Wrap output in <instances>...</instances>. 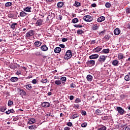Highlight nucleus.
Instances as JSON below:
<instances>
[{
    "label": "nucleus",
    "mask_w": 130,
    "mask_h": 130,
    "mask_svg": "<svg viewBox=\"0 0 130 130\" xmlns=\"http://www.w3.org/2000/svg\"><path fill=\"white\" fill-rule=\"evenodd\" d=\"M86 79L88 82H92L93 80V76L91 75H88L86 76Z\"/></svg>",
    "instance_id": "nucleus-17"
},
{
    "label": "nucleus",
    "mask_w": 130,
    "mask_h": 130,
    "mask_svg": "<svg viewBox=\"0 0 130 130\" xmlns=\"http://www.w3.org/2000/svg\"><path fill=\"white\" fill-rule=\"evenodd\" d=\"M89 57L90 59H96V58H98V57H99V55L97 54H94L89 56Z\"/></svg>",
    "instance_id": "nucleus-8"
},
{
    "label": "nucleus",
    "mask_w": 130,
    "mask_h": 130,
    "mask_svg": "<svg viewBox=\"0 0 130 130\" xmlns=\"http://www.w3.org/2000/svg\"><path fill=\"white\" fill-rule=\"evenodd\" d=\"M112 64L114 66V67H118V66L119 64V61L116 59L113 60L112 61Z\"/></svg>",
    "instance_id": "nucleus-10"
},
{
    "label": "nucleus",
    "mask_w": 130,
    "mask_h": 130,
    "mask_svg": "<svg viewBox=\"0 0 130 130\" xmlns=\"http://www.w3.org/2000/svg\"><path fill=\"white\" fill-rule=\"evenodd\" d=\"M36 25H37V26H41L43 25V20L41 19H39L36 22Z\"/></svg>",
    "instance_id": "nucleus-7"
},
{
    "label": "nucleus",
    "mask_w": 130,
    "mask_h": 130,
    "mask_svg": "<svg viewBox=\"0 0 130 130\" xmlns=\"http://www.w3.org/2000/svg\"><path fill=\"white\" fill-rule=\"evenodd\" d=\"M5 113L7 115L10 114V113H15V110L13 109L9 110L8 111H6Z\"/></svg>",
    "instance_id": "nucleus-29"
},
{
    "label": "nucleus",
    "mask_w": 130,
    "mask_h": 130,
    "mask_svg": "<svg viewBox=\"0 0 130 130\" xmlns=\"http://www.w3.org/2000/svg\"><path fill=\"white\" fill-rule=\"evenodd\" d=\"M20 17H26V16L27 15H28V14L26 13V12L22 11L21 12H20L19 14Z\"/></svg>",
    "instance_id": "nucleus-30"
},
{
    "label": "nucleus",
    "mask_w": 130,
    "mask_h": 130,
    "mask_svg": "<svg viewBox=\"0 0 130 130\" xmlns=\"http://www.w3.org/2000/svg\"><path fill=\"white\" fill-rule=\"evenodd\" d=\"M24 87L25 88H26V89H27V90H28V91H31V90H32V88H33V87H32V85H31V84H30L25 85Z\"/></svg>",
    "instance_id": "nucleus-19"
},
{
    "label": "nucleus",
    "mask_w": 130,
    "mask_h": 130,
    "mask_svg": "<svg viewBox=\"0 0 130 130\" xmlns=\"http://www.w3.org/2000/svg\"><path fill=\"white\" fill-rule=\"evenodd\" d=\"M70 129H71V128L69 127H65L64 128V130H70Z\"/></svg>",
    "instance_id": "nucleus-64"
},
{
    "label": "nucleus",
    "mask_w": 130,
    "mask_h": 130,
    "mask_svg": "<svg viewBox=\"0 0 130 130\" xmlns=\"http://www.w3.org/2000/svg\"><path fill=\"white\" fill-rule=\"evenodd\" d=\"M72 117V119H75V118H77V117H79V114L78 113L73 114Z\"/></svg>",
    "instance_id": "nucleus-35"
},
{
    "label": "nucleus",
    "mask_w": 130,
    "mask_h": 130,
    "mask_svg": "<svg viewBox=\"0 0 130 130\" xmlns=\"http://www.w3.org/2000/svg\"><path fill=\"white\" fill-rule=\"evenodd\" d=\"M106 41H108L109 39H110V36L109 35H107L104 37Z\"/></svg>",
    "instance_id": "nucleus-42"
},
{
    "label": "nucleus",
    "mask_w": 130,
    "mask_h": 130,
    "mask_svg": "<svg viewBox=\"0 0 130 130\" xmlns=\"http://www.w3.org/2000/svg\"><path fill=\"white\" fill-rule=\"evenodd\" d=\"M31 83H32V84H36L37 83V80H36V79H33Z\"/></svg>",
    "instance_id": "nucleus-60"
},
{
    "label": "nucleus",
    "mask_w": 130,
    "mask_h": 130,
    "mask_svg": "<svg viewBox=\"0 0 130 130\" xmlns=\"http://www.w3.org/2000/svg\"><path fill=\"white\" fill-rule=\"evenodd\" d=\"M11 82H18L19 81V78L16 77H11L10 79Z\"/></svg>",
    "instance_id": "nucleus-24"
},
{
    "label": "nucleus",
    "mask_w": 130,
    "mask_h": 130,
    "mask_svg": "<svg viewBox=\"0 0 130 130\" xmlns=\"http://www.w3.org/2000/svg\"><path fill=\"white\" fill-rule=\"evenodd\" d=\"M124 130H130V125H127Z\"/></svg>",
    "instance_id": "nucleus-62"
},
{
    "label": "nucleus",
    "mask_w": 130,
    "mask_h": 130,
    "mask_svg": "<svg viewBox=\"0 0 130 130\" xmlns=\"http://www.w3.org/2000/svg\"><path fill=\"white\" fill-rule=\"evenodd\" d=\"M73 56V54L72 53V50H68L66 53L65 55L64 56V58L66 59V60H68V59H70Z\"/></svg>",
    "instance_id": "nucleus-2"
},
{
    "label": "nucleus",
    "mask_w": 130,
    "mask_h": 130,
    "mask_svg": "<svg viewBox=\"0 0 130 130\" xmlns=\"http://www.w3.org/2000/svg\"><path fill=\"white\" fill-rule=\"evenodd\" d=\"M42 44V43L40 41H36L34 43V45H35L36 47H39V46H41Z\"/></svg>",
    "instance_id": "nucleus-21"
},
{
    "label": "nucleus",
    "mask_w": 130,
    "mask_h": 130,
    "mask_svg": "<svg viewBox=\"0 0 130 130\" xmlns=\"http://www.w3.org/2000/svg\"><path fill=\"white\" fill-rule=\"evenodd\" d=\"M19 92H20V95H23V96H26V91H25L22 88L19 89Z\"/></svg>",
    "instance_id": "nucleus-25"
},
{
    "label": "nucleus",
    "mask_w": 130,
    "mask_h": 130,
    "mask_svg": "<svg viewBox=\"0 0 130 130\" xmlns=\"http://www.w3.org/2000/svg\"><path fill=\"white\" fill-rule=\"evenodd\" d=\"M7 110V107L6 106H2L0 107V111L1 112H5Z\"/></svg>",
    "instance_id": "nucleus-26"
},
{
    "label": "nucleus",
    "mask_w": 130,
    "mask_h": 130,
    "mask_svg": "<svg viewBox=\"0 0 130 130\" xmlns=\"http://www.w3.org/2000/svg\"><path fill=\"white\" fill-rule=\"evenodd\" d=\"M111 67L110 64H107V63H105L104 66V68H106L105 69H109Z\"/></svg>",
    "instance_id": "nucleus-47"
},
{
    "label": "nucleus",
    "mask_w": 130,
    "mask_h": 130,
    "mask_svg": "<svg viewBox=\"0 0 130 130\" xmlns=\"http://www.w3.org/2000/svg\"><path fill=\"white\" fill-rule=\"evenodd\" d=\"M74 27L75 28H82L83 26L81 24H75Z\"/></svg>",
    "instance_id": "nucleus-48"
},
{
    "label": "nucleus",
    "mask_w": 130,
    "mask_h": 130,
    "mask_svg": "<svg viewBox=\"0 0 130 130\" xmlns=\"http://www.w3.org/2000/svg\"><path fill=\"white\" fill-rule=\"evenodd\" d=\"M98 28H99V26H98V25L97 24H94L93 26H92V30H98Z\"/></svg>",
    "instance_id": "nucleus-39"
},
{
    "label": "nucleus",
    "mask_w": 130,
    "mask_h": 130,
    "mask_svg": "<svg viewBox=\"0 0 130 130\" xmlns=\"http://www.w3.org/2000/svg\"><path fill=\"white\" fill-rule=\"evenodd\" d=\"M95 113L96 115H101V114L102 113V111L99 109H97L95 111Z\"/></svg>",
    "instance_id": "nucleus-31"
},
{
    "label": "nucleus",
    "mask_w": 130,
    "mask_h": 130,
    "mask_svg": "<svg viewBox=\"0 0 130 130\" xmlns=\"http://www.w3.org/2000/svg\"><path fill=\"white\" fill-rule=\"evenodd\" d=\"M54 83L55 85H61V80H55Z\"/></svg>",
    "instance_id": "nucleus-36"
},
{
    "label": "nucleus",
    "mask_w": 130,
    "mask_h": 130,
    "mask_svg": "<svg viewBox=\"0 0 130 130\" xmlns=\"http://www.w3.org/2000/svg\"><path fill=\"white\" fill-rule=\"evenodd\" d=\"M41 49L42 51H47L48 50V47L46 45H43L41 46Z\"/></svg>",
    "instance_id": "nucleus-13"
},
{
    "label": "nucleus",
    "mask_w": 130,
    "mask_h": 130,
    "mask_svg": "<svg viewBox=\"0 0 130 130\" xmlns=\"http://www.w3.org/2000/svg\"><path fill=\"white\" fill-rule=\"evenodd\" d=\"M104 20H105V17L101 16L98 18L97 21L99 23H101V22H103V21H104Z\"/></svg>",
    "instance_id": "nucleus-22"
},
{
    "label": "nucleus",
    "mask_w": 130,
    "mask_h": 130,
    "mask_svg": "<svg viewBox=\"0 0 130 130\" xmlns=\"http://www.w3.org/2000/svg\"><path fill=\"white\" fill-rule=\"evenodd\" d=\"M31 10H32V7L30 6H27L23 9L24 12H27V13H31Z\"/></svg>",
    "instance_id": "nucleus-12"
},
{
    "label": "nucleus",
    "mask_w": 130,
    "mask_h": 130,
    "mask_svg": "<svg viewBox=\"0 0 130 130\" xmlns=\"http://www.w3.org/2000/svg\"><path fill=\"white\" fill-rule=\"evenodd\" d=\"M86 126H87V123L84 122V123L81 124L82 127H86Z\"/></svg>",
    "instance_id": "nucleus-51"
},
{
    "label": "nucleus",
    "mask_w": 130,
    "mask_h": 130,
    "mask_svg": "<svg viewBox=\"0 0 130 130\" xmlns=\"http://www.w3.org/2000/svg\"><path fill=\"white\" fill-rule=\"evenodd\" d=\"M124 58H125V56H124V54L121 53L118 54V60H121V59H123Z\"/></svg>",
    "instance_id": "nucleus-6"
},
{
    "label": "nucleus",
    "mask_w": 130,
    "mask_h": 130,
    "mask_svg": "<svg viewBox=\"0 0 130 130\" xmlns=\"http://www.w3.org/2000/svg\"><path fill=\"white\" fill-rule=\"evenodd\" d=\"M124 79L125 81H130V72L128 73L127 75L125 76Z\"/></svg>",
    "instance_id": "nucleus-28"
},
{
    "label": "nucleus",
    "mask_w": 130,
    "mask_h": 130,
    "mask_svg": "<svg viewBox=\"0 0 130 130\" xmlns=\"http://www.w3.org/2000/svg\"><path fill=\"white\" fill-rule=\"evenodd\" d=\"M14 121H17V120H19V117H15L13 118Z\"/></svg>",
    "instance_id": "nucleus-56"
},
{
    "label": "nucleus",
    "mask_w": 130,
    "mask_h": 130,
    "mask_svg": "<svg viewBox=\"0 0 130 130\" xmlns=\"http://www.w3.org/2000/svg\"><path fill=\"white\" fill-rule=\"evenodd\" d=\"M13 104H14V102H13L11 100H9L8 101V106H11V105H13Z\"/></svg>",
    "instance_id": "nucleus-45"
},
{
    "label": "nucleus",
    "mask_w": 130,
    "mask_h": 130,
    "mask_svg": "<svg viewBox=\"0 0 130 130\" xmlns=\"http://www.w3.org/2000/svg\"><path fill=\"white\" fill-rule=\"evenodd\" d=\"M72 22L73 24H76L79 22V19H78L77 18H74L72 19Z\"/></svg>",
    "instance_id": "nucleus-34"
},
{
    "label": "nucleus",
    "mask_w": 130,
    "mask_h": 130,
    "mask_svg": "<svg viewBox=\"0 0 130 130\" xmlns=\"http://www.w3.org/2000/svg\"><path fill=\"white\" fill-rule=\"evenodd\" d=\"M81 114L84 116H86V115H87V112H86L85 111L82 110L81 111Z\"/></svg>",
    "instance_id": "nucleus-49"
},
{
    "label": "nucleus",
    "mask_w": 130,
    "mask_h": 130,
    "mask_svg": "<svg viewBox=\"0 0 130 130\" xmlns=\"http://www.w3.org/2000/svg\"><path fill=\"white\" fill-rule=\"evenodd\" d=\"M95 64V60H91L87 61V65L88 67H93Z\"/></svg>",
    "instance_id": "nucleus-9"
},
{
    "label": "nucleus",
    "mask_w": 130,
    "mask_h": 130,
    "mask_svg": "<svg viewBox=\"0 0 130 130\" xmlns=\"http://www.w3.org/2000/svg\"><path fill=\"white\" fill-rule=\"evenodd\" d=\"M73 107L74 108H75V109H78V108L80 107V105H79V104H74Z\"/></svg>",
    "instance_id": "nucleus-50"
},
{
    "label": "nucleus",
    "mask_w": 130,
    "mask_h": 130,
    "mask_svg": "<svg viewBox=\"0 0 130 130\" xmlns=\"http://www.w3.org/2000/svg\"><path fill=\"white\" fill-rule=\"evenodd\" d=\"M64 5V4L63 3V2H60L57 4V6L58 8H62Z\"/></svg>",
    "instance_id": "nucleus-27"
},
{
    "label": "nucleus",
    "mask_w": 130,
    "mask_h": 130,
    "mask_svg": "<svg viewBox=\"0 0 130 130\" xmlns=\"http://www.w3.org/2000/svg\"><path fill=\"white\" fill-rule=\"evenodd\" d=\"M114 34L115 35H119L120 34V29L119 28H116L114 30Z\"/></svg>",
    "instance_id": "nucleus-18"
},
{
    "label": "nucleus",
    "mask_w": 130,
    "mask_h": 130,
    "mask_svg": "<svg viewBox=\"0 0 130 130\" xmlns=\"http://www.w3.org/2000/svg\"><path fill=\"white\" fill-rule=\"evenodd\" d=\"M75 103H80L81 102V99L80 98H76V99L75 100Z\"/></svg>",
    "instance_id": "nucleus-46"
},
{
    "label": "nucleus",
    "mask_w": 130,
    "mask_h": 130,
    "mask_svg": "<svg viewBox=\"0 0 130 130\" xmlns=\"http://www.w3.org/2000/svg\"><path fill=\"white\" fill-rule=\"evenodd\" d=\"M34 34H35V31L31 29L28 31L25 37L26 38H30V37H32V36H34Z\"/></svg>",
    "instance_id": "nucleus-3"
},
{
    "label": "nucleus",
    "mask_w": 130,
    "mask_h": 130,
    "mask_svg": "<svg viewBox=\"0 0 130 130\" xmlns=\"http://www.w3.org/2000/svg\"><path fill=\"white\" fill-rule=\"evenodd\" d=\"M61 51V48L59 47H57L54 49L55 53H59Z\"/></svg>",
    "instance_id": "nucleus-20"
},
{
    "label": "nucleus",
    "mask_w": 130,
    "mask_h": 130,
    "mask_svg": "<svg viewBox=\"0 0 130 130\" xmlns=\"http://www.w3.org/2000/svg\"><path fill=\"white\" fill-rule=\"evenodd\" d=\"M60 80L61 82H62V84H63V85H65L66 84V82H67V77H62L60 78Z\"/></svg>",
    "instance_id": "nucleus-23"
},
{
    "label": "nucleus",
    "mask_w": 130,
    "mask_h": 130,
    "mask_svg": "<svg viewBox=\"0 0 130 130\" xmlns=\"http://www.w3.org/2000/svg\"><path fill=\"white\" fill-rule=\"evenodd\" d=\"M17 26H18V23H13L10 25L11 29H12L13 30H15V29H16V27Z\"/></svg>",
    "instance_id": "nucleus-16"
},
{
    "label": "nucleus",
    "mask_w": 130,
    "mask_h": 130,
    "mask_svg": "<svg viewBox=\"0 0 130 130\" xmlns=\"http://www.w3.org/2000/svg\"><path fill=\"white\" fill-rule=\"evenodd\" d=\"M12 2H7L5 4V7H11L12 6Z\"/></svg>",
    "instance_id": "nucleus-44"
},
{
    "label": "nucleus",
    "mask_w": 130,
    "mask_h": 130,
    "mask_svg": "<svg viewBox=\"0 0 130 130\" xmlns=\"http://www.w3.org/2000/svg\"><path fill=\"white\" fill-rule=\"evenodd\" d=\"M78 35H82L83 33H85V31L82 29H78L77 31Z\"/></svg>",
    "instance_id": "nucleus-32"
},
{
    "label": "nucleus",
    "mask_w": 130,
    "mask_h": 130,
    "mask_svg": "<svg viewBox=\"0 0 130 130\" xmlns=\"http://www.w3.org/2000/svg\"><path fill=\"white\" fill-rule=\"evenodd\" d=\"M109 51H110L109 49H105L102 50V53H109Z\"/></svg>",
    "instance_id": "nucleus-33"
},
{
    "label": "nucleus",
    "mask_w": 130,
    "mask_h": 130,
    "mask_svg": "<svg viewBox=\"0 0 130 130\" xmlns=\"http://www.w3.org/2000/svg\"><path fill=\"white\" fill-rule=\"evenodd\" d=\"M107 128L106 126L104 125H101L100 128H99L98 130H106Z\"/></svg>",
    "instance_id": "nucleus-38"
},
{
    "label": "nucleus",
    "mask_w": 130,
    "mask_h": 130,
    "mask_svg": "<svg viewBox=\"0 0 130 130\" xmlns=\"http://www.w3.org/2000/svg\"><path fill=\"white\" fill-rule=\"evenodd\" d=\"M14 17H15V14H14V13H10L8 14V17H9V18H14Z\"/></svg>",
    "instance_id": "nucleus-41"
},
{
    "label": "nucleus",
    "mask_w": 130,
    "mask_h": 130,
    "mask_svg": "<svg viewBox=\"0 0 130 130\" xmlns=\"http://www.w3.org/2000/svg\"><path fill=\"white\" fill-rule=\"evenodd\" d=\"M70 88H76V84L72 83L70 85Z\"/></svg>",
    "instance_id": "nucleus-54"
},
{
    "label": "nucleus",
    "mask_w": 130,
    "mask_h": 130,
    "mask_svg": "<svg viewBox=\"0 0 130 130\" xmlns=\"http://www.w3.org/2000/svg\"><path fill=\"white\" fill-rule=\"evenodd\" d=\"M106 58H107V56H105L104 55L100 56L99 59L97 61V64H102L103 62H105V60H106Z\"/></svg>",
    "instance_id": "nucleus-1"
},
{
    "label": "nucleus",
    "mask_w": 130,
    "mask_h": 130,
    "mask_svg": "<svg viewBox=\"0 0 130 130\" xmlns=\"http://www.w3.org/2000/svg\"><path fill=\"white\" fill-rule=\"evenodd\" d=\"M126 13L127 14H130V8H128L126 9Z\"/></svg>",
    "instance_id": "nucleus-57"
},
{
    "label": "nucleus",
    "mask_w": 130,
    "mask_h": 130,
    "mask_svg": "<svg viewBox=\"0 0 130 130\" xmlns=\"http://www.w3.org/2000/svg\"><path fill=\"white\" fill-rule=\"evenodd\" d=\"M74 100V95H71L70 96V100L72 101Z\"/></svg>",
    "instance_id": "nucleus-63"
},
{
    "label": "nucleus",
    "mask_w": 130,
    "mask_h": 130,
    "mask_svg": "<svg viewBox=\"0 0 130 130\" xmlns=\"http://www.w3.org/2000/svg\"><path fill=\"white\" fill-rule=\"evenodd\" d=\"M41 83H43V84H45V83H47V79L43 78L42 79V81H41Z\"/></svg>",
    "instance_id": "nucleus-43"
},
{
    "label": "nucleus",
    "mask_w": 130,
    "mask_h": 130,
    "mask_svg": "<svg viewBox=\"0 0 130 130\" xmlns=\"http://www.w3.org/2000/svg\"><path fill=\"white\" fill-rule=\"evenodd\" d=\"M102 50V47L98 46L93 49V52H99L100 51H101Z\"/></svg>",
    "instance_id": "nucleus-11"
},
{
    "label": "nucleus",
    "mask_w": 130,
    "mask_h": 130,
    "mask_svg": "<svg viewBox=\"0 0 130 130\" xmlns=\"http://www.w3.org/2000/svg\"><path fill=\"white\" fill-rule=\"evenodd\" d=\"M42 107H50V104L48 102H45L42 104Z\"/></svg>",
    "instance_id": "nucleus-14"
},
{
    "label": "nucleus",
    "mask_w": 130,
    "mask_h": 130,
    "mask_svg": "<svg viewBox=\"0 0 130 130\" xmlns=\"http://www.w3.org/2000/svg\"><path fill=\"white\" fill-rule=\"evenodd\" d=\"M75 5H76V7H80V6H81V3L78 2H75Z\"/></svg>",
    "instance_id": "nucleus-53"
},
{
    "label": "nucleus",
    "mask_w": 130,
    "mask_h": 130,
    "mask_svg": "<svg viewBox=\"0 0 130 130\" xmlns=\"http://www.w3.org/2000/svg\"><path fill=\"white\" fill-rule=\"evenodd\" d=\"M59 46L61 47V48H64V47H66V46H64V44H60L59 45Z\"/></svg>",
    "instance_id": "nucleus-61"
},
{
    "label": "nucleus",
    "mask_w": 130,
    "mask_h": 130,
    "mask_svg": "<svg viewBox=\"0 0 130 130\" xmlns=\"http://www.w3.org/2000/svg\"><path fill=\"white\" fill-rule=\"evenodd\" d=\"M103 119L104 120H107V119H108V116H104V117H103Z\"/></svg>",
    "instance_id": "nucleus-55"
},
{
    "label": "nucleus",
    "mask_w": 130,
    "mask_h": 130,
    "mask_svg": "<svg viewBox=\"0 0 130 130\" xmlns=\"http://www.w3.org/2000/svg\"><path fill=\"white\" fill-rule=\"evenodd\" d=\"M36 122V120L35 118H31L27 122V124H33V123H35Z\"/></svg>",
    "instance_id": "nucleus-15"
},
{
    "label": "nucleus",
    "mask_w": 130,
    "mask_h": 130,
    "mask_svg": "<svg viewBox=\"0 0 130 130\" xmlns=\"http://www.w3.org/2000/svg\"><path fill=\"white\" fill-rule=\"evenodd\" d=\"M105 7L106 8L110 9V8L111 7V4L110 3L107 2L105 4Z\"/></svg>",
    "instance_id": "nucleus-40"
},
{
    "label": "nucleus",
    "mask_w": 130,
    "mask_h": 130,
    "mask_svg": "<svg viewBox=\"0 0 130 130\" xmlns=\"http://www.w3.org/2000/svg\"><path fill=\"white\" fill-rule=\"evenodd\" d=\"M35 55L37 56H39L40 55H42L41 53L40 52H37L35 53Z\"/></svg>",
    "instance_id": "nucleus-52"
},
{
    "label": "nucleus",
    "mask_w": 130,
    "mask_h": 130,
    "mask_svg": "<svg viewBox=\"0 0 130 130\" xmlns=\"http://www.w3.org/2000/svg\"><path fill=\"white\" fill-rule=\"evenodd\" d=\"M67 125L68 126H72V125H73V123L71 122H69L67 123Z\"/></svg>",
    "instance_id": "nucleus-58"
},
{
    "label": "nucleus",
    "mask_w": 130,
    "mask_h": 130,
    "mask_svg": "<svg viewBox=\"0 0 130 130\" xmlns=\"http://www.w3.org/2000/svg\"><path fill=\"white\" fill-rule=\"evenodd\" d=\"M116 110L121 115H123L124 113H126V111H124V109L121 108V107H117L116 108Z\"/></svg>",
    "instance_id": "nucleus-4"
},
{
    "label": "nucleus",
    "mask_w": 130,
    "mask_h": 130,
    "mask_svg": "<svg viewBox=\"0 0 130 130\" xmlns=\"http://www.w3.org/2000/svg\"><path fill=\"white\" fill-rule=\"evenodd\" d=\"M29 129H36L37 128V127H36V125H31L28 126Z\"/></svg>",
    "instance_id": "nucleus-37"
},
{
    "label": "nucleus",
    "mask_w": 130,
    "mask_h": 130,
    "mask_svg": "<svg viewBox=\"0 0 130 130\" xmlns=\"http://www.w3.org/2000/svg\"><path fill=\"white\" fill-rule=\"evenodd\" d=\"M61 41H62V42H66L68 41V39L63 38V39H62Z\"/></svg>",
    "instance_id": "nucleus-59"
},
{
    "label": "nucleus",
    "mask_w": 130,
    "mask_h": 130,
    "mask_svg": "<svg viewBox=\"0 0 130 130\" xmlns=\"http://www.w3.org/2000/svg\"><path fill=\"white\" fill-rule=\"evenodd\" d=\"M83 20L86 22H92L93 21V17L90 15H86L84 16Z\"/></svg>",
    "instance_id": "nucleus-5"
}]
</instances>
